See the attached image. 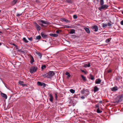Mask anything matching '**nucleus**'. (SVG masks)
Returning <instances> with one entry per match:
<instances>
[{
	"mask_svg": "<svg viewBox=\"0 0 123 123\" xmlns=\"http://www.w3.org/2000/svg\"><path fill=\"white\" fill-rule=\"evenodd\" d=\"M73 37H76V35H73Z\"/></svg>",
	"mask_w": 123,
	"mask_h": 123,
	"instance_id": "nucleus-51",
	"label": "nucleus"
},
{
	"mask_svg": "<svg viewBox=\"0 0 123 123\" xmlns=\"http://www.w3.org/2000/svg\"><path fill=\"white\" fill-rule=\"evenodd\" d=\"M99 105L98 104H97L95 105V107L96 108H99Z\"/></svg>",
	"mask_w": 123,
	"mask_h": 123,
	"instance_id": "nucleus-36",
	"label": "nucleus"
},
{
	"mask_svg": "<svg viewBox=\"0 0 123 123\" xmlns=\"http://www.w3.org/2000/svg\"><path fill=\"white\" fill-rule=\"evenodd\" d=\"M27 86V85L26 84H23L22 85V86H23V87H24L25 86Z\"/></svg>",
	"mask_w": 123,
	"mask_h": 123,
	"instance_id": "nucleus-46",
	"label": "nucleus"
},
{
	"mask_svg": "<svg viewBox=\"0 0 123 123\" xmlns=\"http://www.w3.org/2000/svg\"><path fill=\"white\" fill-rule=\"evenodd\" d=\"M36 54L38 55V56L40 58H41L42 55L39 52H37Z\"/></svg>",
	"mask_w": 123,
	"mask_h": 123,
	"instance_id": "nucleus-23",
	"label": "nucleus"
},
{
	"mask_svg": "<svg viewBox=\"0 0 123 123\" xmlns=\"http://www.w3.org/2000/svg\"><path fill=\"white\" fill-rule=\"evenodd\" d=\"M111 39V38L107 39L106 40L105 42L107 43H109Z\"/></svg>",
	"mask_w": 123,
	"mask_h": 123,
	"instance_id": "nucleus-28",
	"label": "nucleus"
},
{
	"mask_svg": "<svg viewBox=\"0 0 123 123\" xmlns=\"http://www.w3.org/2000/svg\"><path fill=\"white\" fill-rule=\"evenodd\" d=\"M1 43L0 42V46L1 45Z\"/></svg>",
	"mask_w": 123,
	"mask_h": 123,
	"instance_id": "nucleus-57",
	"label": "nucleus"
},
{
	"mask_svg": "<svg viewBox=\"0 0 123 123\" xmlns=\"http://www.w3.org/2000/svg\"><path fill=\"white\" fill-rule=\"evenodd\" d=\"M84 29L86 31V32L88 34L90 33V31L88 28L87 27H85L84 28Z\"/></svg>",
	"mask_w": 123,
	"mask_h": 123,
	"instance_id": "nucleus-15",
	"label": "nucleus"
},
{
	"mask_svg": "<svg viewBox=\"0 0 123 123\" xmlns=\"http://www.w3.org/2000/svg\"><path fill=\"white\" fill-rule=\"evenodd\" d=\"M90 63L89 62H88V64H85L83 66V67L85 68L89 67H90Z\"/></svg>",
	"mask_w": 123,
	"mask_h": 123,
	"instance_id": "nucleus-13",
	"label": "nucleus"
},
{
	"mask_svg": "<svg viewBox=\"0 0 123 123\" xmlns=\"http://www.w3.org/2000/svg\"><path fill=\"white\" fill-rule=\"evenodd\" d=\"M98 102L99 103H101L102 102V101H99Z\"/></svg>",
	"mask_w": 123,
	"mask_h": 123,
	"instance_id": "nucleus-52",
	"label": "nucleus"
},
{
	"mask_svg": "<svg viewBox=\"0 0 123 123\" xmlns=\"http://www.w3.org/2000/svg\"><path fill=\"white\" fill-rule=\"evenodd\" d=\"M107 25L109 26H111L112 25L110 23H108Z\"/></svg>",
	"mask_w": 123,
	"mask_h": 123,
	"instance_id": "nucleus-42",
	"label": "nucleus"
},
{
	"mask_svg": "<svg viewBox=\"0 0 123 123\" xmlns=\"http://www.w3.org/2000/svg\"><path fill=\"white\" fill-rule=\"evenodd\" d=\"M39 24L40 25H41L42 27H44V25H43L42 24H41V23H39Z\"/></svg>",
	"mask_w": 123,
	"mask_h": 123,
	"instance_id": "nucleus-47",
	"label": "nucleus"
},
{
	"mask_svg": "<svg viewBox=\"0 0 123 123\" xmlns=\"http://www.w3.org/2000/svg\"><path fill=\"white\" fill-rule=\"evenodd\" d=\"M75 30L74 29H71L70 32V34H73L75 33Z\"/></svg>",
	"mask_w": 123,
	"mask_h": 123,
	"instance_id": "nucleus-22",
	"label": "nucleus"
},
{
	"mask_svg": "<svg viewBox=\"0 0 123 123\" xmlns=\"http://www.w3.org/2000/svg\"><path fill=\"white\" fill-rule=\"evenodd\" d=\"M101 80L99 78L97 79L95 81V83L96 84H99L100 83Z\"/></svg>",
	"mask_w": 123,
	"mask_h": 123,
	"instance_id": "nucleus-12",
	"label": "nucleus"
},
{
	"mask_svg": "<svg viewBox=\"0 0 123 123\" xmlns=\"http://www.w3.org/2000/svg\"><path fill=\"white\" fill-rule=\"evenodd\" d=\"M22 15V13L19 14L18 13L16 15V16L17 17H18L19 16H21Z\"/></svg>",
	"mask_w": 123,
	"mask_h": 123,
	"instance_id": "nucleus-39",
	"label": "nucleus"
},
{
	"mask_svg": "<svg viewBox=\"0 0 123 123\" xmlns=\"http://www.w3.org/2000/svg\"><path fill=\"white\" fill-rule=\"evenodd\" d=\"M37 84L38 86H43L44 87H45L46 86V84L45 83L40 81L37 82Z\"/></svg>",
	"mask_w": 123,
	"mask_h": 123,
	"instance_id": "nucleus-7",
	"label": "nucleus"
},
{
	"mask_svg": "<svg viewBox=\"0 0 123 123\" xmlns=\"http://www.w3.org/2000/svg\"><path fill=\"white\" fill-rule=\"evenodd\" d=\"M122 13L123 14V11L122 12Z\"/></svg>",
	"mask_w": 123,
	"mask_h": 123,
	"instance_id": "nucleus-55",
	"label": "nucleus"
},
{
	"mask_svg": "<svg viewBox=\"0 0 123 123\" xmlns=\"http://www.w3.org/2000/svg\"><path fill=\"white\" fill-rule=\"evenodd\" d=\"M123 99V96L120 95L118 96L116 98V102L117 103H118L122 101Z\"/></svg>",
	"mask_w": 123,
	"mask_h": 123,
	"instance_id": "nucleus-4",
	"label": "nucleus"
},
{
	"mask_svg": "<svg viewBox=\"0 0 123 123\" xmlns=\"http://www.w3.org/2000/svg\"><path fill=\"white\" fill-rule=\"evenodd\" d=\"M81 71L82 72L84 73L85 74H87V72L86 71H84L83 70H81Z\"/></svg>",
	"mask_w": 123,
	"mask_h": 123,
	"instance_id": "nucleus-41",
	"label": "nucleus"
},
{
	"mask_svg": "<svg viewBox=\"0 0 123 123\" xmlns=\"http://www.w3.org/2000/svg\"><path fill=\"white\" fill-rule=\"evenodd\" d=\"M90 79L91 80H93L94 79V77L92 74H90Z\"/></svg>",
	"mask_w": 123,
	"mask_h": 123,
	"instance_id": "nucleus-27",
	"label": "nucleus"
},
{
	"mask_svg": "<svg viewBox=\"0 0 123 123\" xmlns=\"http://www.w3.org/2000/svg\"><path fill=\"white\" fill-rule=\"evenodd\" d=\"M35 26L36 28V29L37 31H40L41 30V27L40 26L38 25L36 23H35Z\"/></svg>",
	"mask_w": 123,
	"mask_h": 123,
	"instance_id": "nucleus-6",
	"label": "nucleus"
},
{
	"mask_svg": "<svg viewBox=\"0 0 123 123\" xmlns=\"http://www.w3.org/2000/svg\"><path fill=\"white\" fill-rule=\"evenodd\" d=\"M104 0H100V5L101 6L99 7L98 9L100 11H101V9L105 10L108 7L107 4L104 5Z\"/></svg>",
	"mask_w": 123,
	"mask_h": 123,
	"instance_id": "nucleus-1",
	"label": "nucleus"
},
{
	"mask_svg": "<svg viewBox=\"0 0 123 123\" xmlns=\"http://www.w3.org/2000/svg\"><path fill=\"white\" fill-rule=\"evenodd\" d=\"M28 39L30 40V41H31L32 40V37H31L30 38H28Z\"/></svg>",
	"mask_w": 123,
	"mask_h": 123,
	"instance_id": "nucleus-45",
	"label": "nucleus"
},
{
	"mask_svg": "<svg viewBox=\"0 0 123 123\" xmlns=\"http://www.w3.org/2000/svg\"><path fill=\"white\" fill-rule=\"evenodd\" d=\"M0 79L1 80H2L0 78Z\"/></svg>",
	"mask_w": 123,
	"mask_h": 123,
	"instance_id": "nucleus-58",
	"label": "nucleus"
},
{
	"mask_svg": "<svg viewBox=\"0 0 123 123\" xmlns=\"http://www.w3.org/2000/svg\"><path fill=\"white\" fill-rule=\"evenodd\" d=\"M66 1L68 3H72L73 2V1L72 0H66Z\"/></svg>",
	"mask_w": 123,
	"mask_h": 123,
	"instance_id": "nucleus-33",
	"label": "nucleus"
},
{
	"mask_svg": "<svg viewBox=\"0 0 123 123\" xmlns=\"http://www.w3.org/2000/svg\"><path fill=\"white\" fill-rule=\"evenodd\" d=\"M92 29L94 30V31L96 32L98 31V27L96 25H95L92 27Z\"/></svg>",
	"mask_w": 123,
	"mask_h": 123,
	"instance_id": "nucleus-9",
	"label": "nucleus"
},
{
	"mask_svg": "<svg viewBox=\"0 0 123 123\" xmlns=\"http://www.w3.org/2000/svg\"><path fill=\"white\" fill-rule=\"evenodd\" d=\"M73 17L74 19H76L78 17L76 15H74L73 16Z\"/></svg>",
	"mask_w": 123,
	"mask_h": 123,
	"instance_id": "nucleus-38",
	"label": "nucleus"
},
{
	"mask_svg": "<svg viewBox=\"0 0 123 123\" xmlns=\"http://www.w3.org/2000/svg\"><path fill=\"white\" fill-rule=\"evenodd\" d=\"M81 76L83 80L85 81H86V78L83 75H81Z\"/></svg>",
	"mask_w": 123,
	"mask_h": 123,
	"instance_id": "nucleus-24",
	"label": "nucleus"
},
{
	"mask_svg": "<svg viewBox=\"0 0 123 123\" xmlns=\"http://www.w3.org/2000/svg\"><path fill=\"white\" fill-rule=\"evenodd\" d=\"M102 27H105L107 26V24H105L104 23H103L102 24Z\"/></svg>",
	"mask_w": 123,
	"mask_h": 123,
	"instance_id": "nucleus-37",
	"label": "nucleus"
},
{
	"mask_svg": "<svg viewBox=\"0 0 123 123\" xmlns=\"http://www.w3.org/2000/svg\"><path fill=\"white\" fill-rule=\"evenodd\" d=\"M10 44L14 46L16 48V49H18V46L15 44L12 43H10Z\"/></svg>",
	"mask_w": 123,
	"mask_h": 123,
	"instance_id": "nucleus-19",
	"label": "nucleus"
},
{
	"mask_svg": "<svg viewBox=\"0 0 123 123\" xmlns=\"http://www.w3.org/2000/svg\"><path fill=\"white\" fill-rule=\"evenodd\" d=\"M81 98L82 99H84L85 98V97L84 96H82L81 97Z\"/></svg>",
	"mask_w": 123,
	"mask_h": 123,
	"instance_id": "nucleus-48",
	"label": "nucleus"
},
{
	"mask_svg": "<svg viewBox=\"0 0 123 123\" xmlns=\"http://www.w3.org/2000/svg\"><path fill=\"white\" fill-rule=\"evenodd\" d=\"M39 22L44 24H50V23L49 22L44 21L43 20H39Z\"/></svg>",
	"mask_w": 123,
	"mask_h": 123,
	"instance_id": "nucleus-8",
	"label": "nucleus"
},
{
	"mask_svg": "<svg viewBox=\"0 0 123 123\" xmlns=\"http://www.w3.org/2000/svg\"><path fill=\"white\" fill-rule=\"evenodd\" d=\"M111 72V70H109L108 71V73H110V72Z\"/></svg>",
	"mask_w": 123,
	"mask_h": 123,
	"instance_id": "nucleus-50",
	"label": "nucleus"
},
{
	"mask_svg": "<svg viewBox=\"0 0 123 123\" xmlns=\"http://www.w3.org/2000/svg\"><path fill=\"white\" fill-rule=\"evenodd\" d=\"M46 68V65H42L41 67V68L43 70Z\"/></svg>",
	"mask_w": 123,
	"mask_h": 123,
	"instance_id": "nucleus-25",
	"label": "nucleus"
},
{
	"mask_svg": "<svg viewBox=\"0 0 123 123\" xmlns=\"http://www.w3.org/2000/svg\"><path fill=\"white\" fill-rule=\"evenodd\" d=\"M49 35L51 36L54 37H57L58 36V35L57 34L52 33H50Z\"/></svg>",
	"mask_w": 123,
	"mask_h": 123,
	"instance_id": "nucleus-16",
	"label": "nucleus"
},
{
	"mask_svg": "<svg viewBox=\"0 0 123 123\" xmlns=\"http://www.w3.org/2000/svg\"><path fill=\"white\" fill-rule=\"evenodd\" d=\"M69 91L71 93H74L75 92V90L73 89H70Z\"/></svg>",
	"mask_w": 123,
	"mask_h": 123,
	"instance_id": "nucleus-26",
	"label": "nucleus"
},
{
	"mask_svg": "<svg viewBox=\"0 0 123 123\" xmlns=\"http://www.w3.org/2000/svg\"><path fill=\"white\" fill-rule=\"evenodd\" d=\"M34 62V59L32 56V58L30 61V63L31 64L33 63Z\"/></svg>",
	"mask_w": 123,
	"mask_h": 123,
	"instance_id": "nucleus-30",
	"label": "nucleus"
},
{
	"mask_svg": "<svg viewBox=\"0 0 123 123\" xmlns=\"http://www.w3.org/2000/svg\"><path fill=\"white\" fill-rule=\"evenodd\" d=\"M19 83L22 86L23 83V82L22 81H19Z\"/></svg>",
	"mask_w": 123,
	"mask_h": 123,
	"instance_id": "nucleus-34",
	"label": "nucleus"
},
{
	"mask_svg": "<svg viewBox=\"0 0 123 123\" xmlns=\"http://www.w3.org/2000/svg\"><path fill=\"white\" fill-rule=\"evenodd\" d=\"M37 67L33 66L30 68V72L31 74L37 71Z\"/></svg>",
	"mask_w": 123,
	"mask_h": 123,
	"instance_id": "nucleus-3",
	"label": "nucleus"
},
{
	"mask_svg": "<svg viewBox=\"0 0 123 123\" xmlns=\"http://www.w3.org/2000/svg\"><path fill=\"white\" fill-rule=\"evenodd\" d=\"M17 1L18 0H13L12 2V4L13 5L15 4L16 3Z\"/></svg>",
	"mask_w": 123,
	"mask_h": 123,
	"instance_id": "nucleus-31",
	"label": "nucleus"
},
{
	"mask_svg": "<svg viewBox=\"0 0 123 123\" xmlns=\"http://www.w3.org/2000/svg\"><path fill=\"white\" fill-rule=\"evenodd\" d=\"M102 112V111L100 110L99 108H98L97 110V112L98 113H100Z\"/></svg>",
	"mask_w": 123,
	"mask_h": 123,
	"instance_id": "nucleus-29",
	"label": "nucleus"
},
{
	"mask_svg": "<svg viewBox=\"0 0 123 123\" xmlns=\"http://www.w3.org/2000/svg\"><path fill=\"white\" fill-rule=\"evenodd\" d=\"M55 74V73L53 71H49L48 73V74L49 77H50V78L52 77Z\"/></svg>",
	"mask_w": 123,
	"mask_h": 123,
	"instance_id": "nucleus-5",
	"label": "nucleus"
},
{
	"mask_svg": "<svg viewBox=\"0 0 123 123\" xmlns=\"http://www.w3.org/2000/svg\"><path fill=\"white\" fill-rule=\"evenodd\" d=\"M41 38V37L40 35L36 37V39L38 40L40 39Z\"/></svg>",
	"mask_w": 123,
	"mask_h": 123,
	"instance_id": "nucleus-35",
	"label": "nucleus"
},
{
	"mask_svg": "<svg viewBox=\"0 0 123 123\" xmlns=\"http://www.w3.org/2000/svg\"><path fill=\"white\" fill-rule=\"evenodd\" d=\"M99 89L96 86H95L94 87L93 90L94 92H96L98 91Z\"/></svg>",
	"mask_w": 123,
	"mask_h": 123,
	"instance_id": "nucleus-21",
	"label": "nucleus"
},
{
	"mask_svg": "<svg viewBox=\"0 0 123 123\" xmlns=\"http://www.w3.org/2000/svg\"><path fill=\"white\" fill-rule=\"evenodd\" d=\"M63 20L67 23H68L69 22L68 20L67 19H64Z\"/></svg>",
	"mask_w": 123,
	"mask_h": 123,
	"instance_id": "nucleus-40",
	"label": "nucleus"
},
{
	"mask_svg": "<svg viewBox=\"0 0 123 123\" xmlns=\"http://www.w3.org/2000/svg\"><path fill=\"white\" fill-rule=\"evenodd\" d=\"M48 95L50 97L49 99L50 101L51 102H52L53 101V99L52 95L50 93H49L48 94Z\"/></svg>",
	"mask_w": 123,
	"mask_h": 123,
	"instance_id": "nucleus-11",
	"label": "nucleus"
},
{
	"mask_svg": "<svg viewBox=\"0 0 123 123\" xmlns=\"http://www.w3.org/2000/svg\"><path fill=\"white\" fill-rule=\"evenodd\" d=\"M81 92L82 94L85 93V95L86 97L88 96L90 93V92L88 89H86L85 90L84 88L81 91Z\"/></svg>",
	"mask_w": 123,
	"mask_h": 123,
	"instance_id": "nucleus-2",
	"label": "nucleus"
},
{
	"mask_svg": "<svg viewBox=\"0 0 123 123\" xmlns=\"http://www.w3.org/2000/svg\"><path fill=\"white\" fill-rule=\"evenodd\" d=\"M42 76L44 77V78L47 77L48 78H50V77L48 76V73L43 74Z\"/></svg>",
	"mask_w": 123,
	"mask_h": 123,
	"instance_id": "nucleus-17",
	"label": "nucleus"
},
{
	"mask_svg": "<svg viewBox=\"0 0 123 123\" xmlns=\"http://www.w3.org/2000/svg\"><path fill=\"white\" fill-rule=\"evenodd\" d=\"M60 31L61 32V30H57L55 32L57 34H59Z\"/></svg>",
	"mask_w": 123,
	"mask_h": 123,
	"instance_id": "nucleus-43",
	"label": "nucleus"
},
{
	"mask_svg": "<svg viewBox=\"0 0 123 123\" xmlns=\"http://www.w3.org/2000/svg\"><path fill=\"white\" fill-rule=\"evenodd\" d=\"M5 87H6L7 88H7V87L6 86V85L5 84Z\"/></svg>",
	"mask_w": 123,
	"mask_h": 123,
	"instance_id": "nucleus-54",
	"label": "nucleus"
},
{
	"mask_svg": "<svg viewBox=\"0 0 123 123\" xmlns=\"http://www.w3.org/2000/svg\"><path fill=\"white\" fill-rule=\"evenodd\" d=\"M1 95L2 97L4 98L5 99H6L7 98V96L6 94L1 92Z\"/></svg>",
	"mask_w": 123,
	"mask_h": 123,
	"instance_id": "nucleus-14",
	"label": "nucleus"
},
{
	"mask_svg": "<svg viewBox=\"0 0 123 123\" xmlns=\"http://www.w3.org/2000/svg\"><path fill=\"white\" fill-rule=\"evenodd\" d=\"M1 12V10H0V12Z\"/></svg>",
	"mask_w": 123,
	"mask_h": 123,
	"instance_id": "nucleus-59",
	"label": "nucleus"
},
{
	"mask_svg": "<svg viewBox=\"0 0 123 123\" xmlns=\"http://www.w3.org/2000/svg\"><path fill=\"white\" fill-rule=\"evenodd\" d=\"M41 35L43 38H47V36L43 32H41Z\"/></svg>",
	"mask_w": 123,
	"mask_h": 123,
	"instance_id": "nucleus-10",
	"label": "nucleus"
},
{
	"mask_svg": "<svg viewBox=\"0 0 123 123\" xmlns=\"http://www.w3.org/2000/svg\"><path fill=\"white\" fill-rule=\"evenodd\" d=\"M23 40L25 42L27 43L28 42V41L26 39V38L25 37H24L23 39Z\"/></svg>",
	"mask_w": 123,
	"mask_h": 123,
	"instance_id": "nucleus-32",
	"label": "nucleus"
},
{
	"mask_svg": "<svg viewBox=\"0 0 123 123\" xmlns=\"http://www.w3.org/2000/svg\"><path fill=\"white\" fill-rule=\"evenodd\" d=\"M55 98L56 99L57 98V95L56 93H55Z\"/></svg>",
	"mask_w": 123,
	"mask_h": 123,
	"instance_id": "nucleus-44",
	"label": "nucleus"
},
{
	"mask_svg": "<svg viewBox=\"0 0 123 123\" xmlns=\"http://www.w3.org/2000/svg\"><path fill=\"white\" fill-rule=\"evenodd\" d=\"M43 41H45V42H46V40H43Z\"/></svg>",
	"mask_w": 123,
	"mask_h": 123,
	"instance_id": "nucleus-56",
	"label": "nucleus"
},
{
	"mask_svg": "<svg viewBox=\"0 0 123 123\" xmlns=\"http://www.w3.org/2000/svg\"><path fill=\"white\" fill-rule=\"evenodd\" d=\"M65 74L66 75H67V78L68 79H69V78L71 76V75L69 74V73L68 72H66L65 73Z\"/></svg>",
	"mask_w": 123,
	"mask_h": 123,
	"instance_id": "nucleus-18",
	"label": "nucleus"
},
{
	"mask_svg": "<svg viewBox=\"0 0 123 123\" xmlns=\"http://www.w3.org/2000/svg\"><path fill=\"white\" fill-rule=\"evenodd\" d=\"M118 89L117 87V86H115L113 87L111 89V90L112 91H116Z\"/></svg>",
	"mask_w": 123,
	"mask_h": 123,
	"instance_id": "nucleus-20",
	"label": "nucleus"
},
{
	"mask_svg": "<svg viewBox=\"0 0 123 123\" xmlns=\"http://www.w3.org/2000/svg\"><path fill=\"white\" fill-rule=\"evenodd\" d=\"M2 33V32L0 31V33L1 34Z\"/></svg>",
	"mask_w": 123,
	"mask_h": 123,
	"instance_id": "nucleus-53",
	"label": "nucleus"
},
{
	"mask_svg": "<svg viewBox=\"0 0 123 123\" xmlns=\"http://www.w3.org/2000/svg\"><path fill=\"white\" fill-rule=\"evenodd\" d=\"M121 24L122 25H123V20L121 21Z\"/></svg>",
	"mask_w": 123,
	"mask_h": 123,
	"instance_id": "nucleus-49",
	"label": "nucleus"
}]
</instances>
